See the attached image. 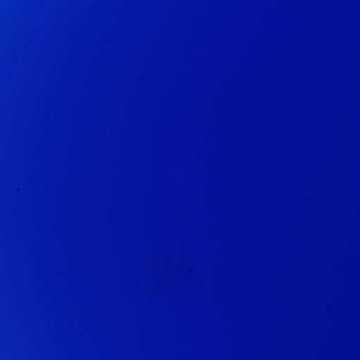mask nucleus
<instances>
[{
    "label": "nucleus",
    "instance_id": "nucleus-1",
    "mask_svg": "<svg viewBox=\"0 0 360 360\" xmlns=\"http://www.w3.org/2000/svg\"><path fill=\"white\" fill-rule=\"evenodd\" d=\"M233 343V339H91V360L94 347L98 343Z\"/></svg>",
    "mask_w": 360,
    "mask_h": 360
},
{
    "label": "nucleus",
    "instance_id": "nucleus-2",
    "mask_svg": "<svg viewBox=\"0 0 360 360\" xmlns=\"http://www.w3.org/2000/svg\"><path fill=\"white\" fill-rule=\"evenodd\" d=\"M91 338H233V335H98L93 326V195H91Z\"/></svg>",
    "mask_w": 360,
    "mask_h": 360
}]
</instances>
